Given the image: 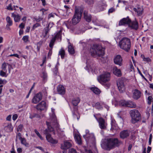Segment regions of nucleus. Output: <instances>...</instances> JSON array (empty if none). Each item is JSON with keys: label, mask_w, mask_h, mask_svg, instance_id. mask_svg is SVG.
I'll list each match as a JSON object with an SVG mask.
<instances>
[{"label": "nucleus", "mask_w": 153, "mask_h": 153, "mask_svg": "<svg viewBox=\"0 0 153 153\" xmlns=\"http://www.w3.org/2000/svg\"><path fill=\"white\" fill-rule=\"evenodd\" d=\"M111 129L112 130H115L117 128L115 125L114 123L111 122Z\"/></svg>", "instance_id": "09e8293b"}, {"label": "nucleus", "mask_w": 153, "mask_h": 153, "mask_svg": "<svg viewBox=\"0 0 153 153\" xmlns=\"http://www.w3.org/2000/svg\"><path fill=\"white\" fill-rule=\"evenodd\" d=\"M11 115H8L6 119L8 121H10L11 120Z\"/></svg>", "instance_id": "69168bd1"}, {"label": "nucleus", "mask_w": 153, "mask_h": 153, "mask_svg": "<svg viewBox=\"0 0 153 153\" xmlns=\"http://www.w3.org/2000/svg\"><path fill=\"white\" fill-rule=\"evenodd\" d=\"M152 99L153 98L151 96H149L148 97L147 103L149 105H150L151 104Z\"/></svg>", "instance_id": "c03bdc74"}, {"label": "nucleus", "mask_w": 153, "mask_h": 153, "mask_svg": "<svg viewBox=\"0 0 153 153\" xmlns=\"http://www.w3.org/2000/svg\"><path fill=\"white\" fill-rule=\"evenodd\" d=\"M42 77L43 78L44 80H45L47 77V74L45 72H43L42 73Z\"/></svg>", "instance_id": "49530a36"}, {"label": "nucleus", "mask_w": 153, "mask_h": 153, "mask_svg": "<svg viewBox=\"0 0 153 153\" xmlns=\"http://www.w3.org/2000/svg\"><path fill=\"white\" fill-rule=\"evenodd\" d=\"M121 143V141L117 138H108L105 139L101 145L102 147L104 149L110 151L118 146Z\"/></svg>", "instance_id": "f03ea898"}, {"label": "nucleus", "mask_w": 153, "mask_h": 153, "mask_svg": "<svg viewBox=\"0 0 153 153\" xmlns=\"http://www.w3.org/2000/svg\"><path fill=\"white\" fill-rule=\"evenodd\" d=\"M4 129L7 132H10L13 131V127L10 123H4Z\"/></svg>", "instance_id": "aec40b11"}, {"label": "nucleus", "mask_w": 153, "mask_h": 153, "mask_svg": "<svg viewBox=\"0 0 153 153\" xmlns=\"http://www.w3.org/2000/svg\"><path fill=\"white\" fill-rule=\"evenodd\" d=\"M91 90L96 94H99L100 93V90L96 87H92L91 88Z\"/></svg>", "instance_id": "c85d7f7f"}, {"label": "nucleus", "mask_w": 153, "mask_h": 153, "mask_svg": "<svg viewBox=\"0 0 153 153\" xmlns=\"http://www.w3.org/2000/svg\"><path fill=\"white\" fill-rule=\"evenodd\" d=\"M86 134L83 137L85 139L87 143H93L95 140V138L94 134H90L88 130H86Z\"/></svg>", "instance_id": "9d476101"}, {"label": "nucleus", "mask_w": 153, "mask_h": 153, "mask_svg": "<svg viewBox=\"0 0 153 153\" xmlns=\"http://www.w3.org/2000/svg\"><path fill=\"white\" fill-rule=\"evenodd\" d=\"M50 29L48 28V27H46L44 29V37H45L47 35Z\"/></svg>", "instance_id": "e433bc0d"}, {"label": "nucleus", "mask_w": 153, "mask_h": 153, "mask_svg": "<svg viewBox=\"0 0 153 153\" xmlns=\"http://www.w3.org/2000/svg\"><path fill=\"white\" fill-rule=\"evenodd\" d=\"M152 148L149 146H148L147 148V153H149L151 151Z\"/></svg>", "instance_id": "338daca9"}, {"label": "nucleus", "mask_w": 153, "mask_h": 153, "mask_svg": "<svg viewBox=\"0 0 153 153\" xmlns=\"http://www.w3.org/2000/svg\"><path fill=\"white\" fill-rule=\"evenodd\" d=\"M12 2H10L8 6L7 7V9L8 10H13V8L12 7Z\"/></svg>", "instance_id": "37998d69"}, {"label": "nucleus", "mask_w": 153, "mask_h": 153, "mask_svg": "<svg viewBox=\"0 0 153 153\" xmlns=\"http://www.w3.org/2000/svg\"><path fill=\"white\" fill-rule=\"evenodd\" d=\"M72 146V144L68 141H65L63 145L61 146V149H66L70 148Z\"/></svg>", "instance_id": "4be33fe9"}, {"label": "nucleus", "mask_w": 153, "mask_h": 153, "mask_svg": "<svg viewBox=\"0 0 153 153\" xmlns=\"http://www.w3.org/2000/svg\"><path fill=\"white\" fill-rule=\"evenodd\" d=\"M52 49L49 50V52L48 53V56H50L52 54Z\"/></svg>", "instance_id": "e2e57ef3"}, {"label": "nucleus", "mask_w": 153, "mask_h": 153, "mask_svg": "<svg viewBox=\"0 0 153 153\" xmlns=\"http://www.w3.org/2000/svg\"><path fill=\"white\" fill-rule=\"evenodd\" d=\"M130 133V131L127 130L122 131L120 133V137L123 139L126 138L129 136Z\"/></svg>", "instance_id": "6ab92c4d"}, {"label": "nucleus", "mask_w": 153, "mask_h": 153, "mask_svg": "<svg viewBox=\"0 0 153 153\" xmlns=\"http://www.w3.org/2000/svg\"><path fill=\"white\" fill-rule=\"evenodd\" d=\"M84 18L88 22H90L91 20V15L88 14L87 12L85 11L84 12Z\"/></svg>", "instance_id": "5701e85b"}, {"label": "nucleus", "mask_w": 153, "mask_h": 153, "mask_svg": "<svg viewBox=\"0 0 153 153\" xmlns=\"http://www.w3.org/2000/svg\"><path fill=\"white\" fill-rule=\"evenodd\" d=\"M12 17L14 18V21L15 22H19L21 18V16L19 15L15 14L13 13H12Z\"/></svg>", "instance_id": "a878e982"}, {"label": "nucleus", "mask_w": 153, "mask_h": 153, "mask_svg": "<svg viewBox=\"0 0 153 153\" xmlns=\"http://www.w3.org/2000/svg\"><path fill=\"white\" fill-rule=\"evenodd\" d=\"M130 114L132 118L131 122L132 123H136L141 119V117L140 113L137 110H131L130 112Z\"/></svg>", "instance_id": "6e6552de"}, {"label": "nucleus", "mask_w": 153, "mask_h": 153, "mask_svg": "<svg viewBox=\"0 0 153 153\" xmlns=\"http://www.w3.org/2000/svg\"><path fill=\"white\" fill-rule=\"evenodd\" d=\"M44 42L43 40H41L39 42L36 43L37 51L39 53L40 52V48L42 46V44Z\"/></svg>", "instance_id": "bb28decb"}, {"label": "nucleus", "mask_w": 153, "mask_h": 153, "mask_svg": "<svg viewBox=\"0 0 153 153\" xmlns=\"http://www.w3.org/2000/svg\"><path fill=\"white\" fill-rule=\"evenodd\" d=\"M46 124L48 126V128L45 129L44 133L46 135V137L47 141L52 143L56 144L57 143V140H54L51 137L50 132H53L54 133L53 127L59 128V125L57 122L56 116L53 114L51 117V120L50 122H46Z\"/></svg>", "instance_id": "f257e3e1"}, {"label": "nucleus", "mask_w": 153, "mask_h": 153, "mask_svg": "<svg viewBox=\"0 0 153 153\" xmlns=\"http://www.w3.org/2000/svg\"><path fill=\"white\" fill-rule=\"evenodd\" d=\"M29 36H25L22 38V40L25 42H27L29 41Z\"/></svg>", "instance_id": "58836bf2"}, {"label": "nucleus", "mask_w": 153, "mask_h": 153, "mask_svg": "<svg viewBox=\"0 0 153 153\" xmlns=\"http://www.w3.org/2000/svg\"><path fill=\"white\" fill-rule=\"evenodd\" d=\"M143 60L144 61H146L147 62H149L151 61V59L149 58H145L144 56H143Z\"/></svg>", "instance_id": "864d4df0"}, {"label": "nucleus", "mask_w": 153, "mask_h": 153, "mask_svg": "<svg viewBox=\"0 0 153 153\" xmlns=\"http://www.w3.org/2000/svg\"><path fill=\"white\" fill-rule=\"evenodd\" d=\"M17 117H18V115L17 114H14L13 116V117H12V119H13V120H16L17 119Z\"/></svg>", "instance_id": "6e6d98bb"}, {"label": "nucleus", "mask_w": 153, "mask_h": 153, "mask_svg": "<svg viewBox=\"0 0 153 153\" xmlns=\"http://www.w3.org/2000/svg\"><path fill=\"white\" fill-rule=\"evenodd\" d=\"M113 72L114 74L118 76H120L121 75L120 70L118 69L116 66L113 67Z\"/></svg>", "instance_id": "b1692460"}, {"label": "nucleus", "mask_w": 153, "mask_h": 153, "mask_svg": "<svg viewBox=\"0 0 153 153\" xmlns=\"http://www.w3.org/2000/svg\"><path fill=\"white\" fill-rule=\"evenodd\" d=\"M57 91L59 94L63 95L65 93V90L64 86L61 85H59L57 87Z\"/></svg>", "instance_id": "412c9836"}, {"label": "nucleus", "mask_w": 153, "mask_h": 153, "mask_svg": "<svg viewBox=\"0 0 153 153\" xmlns=\"http://www.w3.org/2000/svg\"><path fill=\"white\" fill-rule=\"evenodd\" d=\"M61 31H60L58 32L54 38H55V39H58L61 37Z\"/></svg>", "instance_id": "a18cd8bd"}, {"label": "nucleus", "mask_w": 153, "mask_h": 153, "mask_svg": "<svg viewBox=\"0 0 153 153\" xmlns=\"http://www.w3.org/2000/svg\"><path fill=\"white\" fill-rule=\"evenodd\" d=\"M9 56H14L17 57L19 58V55L18 54H11V55H10Z\"/></svg>", "instance_id": "bf43d9fd"}, {"label": "nucleus", "mask_w": 153, "mask_h": 153, "mask_svg": "<svg viewBox=\"0 0 153 153\" xmlns=\"http://www.w3.org/2000/svg\"><path fill=\"white\" fill-rule=\"evenodd\" d=\"M23 127V126L22 124H20L18 127L17 131L18 132L21 131Z\"/></svg>", "instance_id": "a19ab883"}, {"label": "nucleus", "mask_w": 153, "mask_h": 153, "mask_svg": "<svg viewBox=\"0 0 153 153\" xmlns=\"http://www.w3.org/2000/svg\"><path fill=\"white\" fill-rule=\"evenodd\" d=\"M35 117V114H33L30 115V118L31 119Z\"/></svg>", "instance_id": "774afa93"}, {"label": "nucleus", "mask_w": 153, "mask_h": 153, "mask_svg": "<svg viewBox=\"0 0 153 153\" xmlns=\"http://www.w3.org/2000/svg\"><path fill=\"white\" fill-rule=\"evenodd\" d=\"M7 67L9 73L10 74V69L12 67L11 65L10 64L5 62H4L2 64L1 67L2 70L7 71Z\"/></svg>", "instance_id": "f3484780"}, {"label": "nucleus", "mask_w": 153, "mask_h": 153, "mask_svg": "<svg viewBox=\"0 0 153 153\" xmlns=\"http://www.w3.org/2000/svg\"><path fill=\"white\" fill-rule=\"evenodd\" d=\"M91 55L94 57L102 56L104 54V50L102 47L97 45H94L90 49Z\"/></svg>", "instance_id": "20e7f679"}, {"label": "nucleus", "mask_w": 153, "mask_h": 153, "mask_svg": "<svg viewBox=\"0 0 153 153\" xmlns=\"http://www.w3.org/2000/svg\"><path fill=\"white\" fill-rule=\"evenodd\" d=\"M95 107L98 110H101L102 108V105H100V103L97 102L95 104Z\"/></svg>", "instance_id": "c9c22d12"}, {"label": "nucleus", "mask_w": 153, "mask_h": 153, "mask_svg": "<svg viewBox=\"0 0 153 153\" xmlns=\"http://www.w3.org/2000/svg\"><path fill=\"white\" fill-rule=\"evenodd\" d=\"M58 67H57V66H56L53 70L54 74L56 76L58 75Z\"/></svg>", "instance_id": "4c0bfd02"}, {"label": "nucleus", "mask_w": 153, "mask_h": 153, "mask_svg": "<svg viewBox=\"0 0 153 153\" xmlns=\"http://www.w3.org/2000/svg\"><path fill=\"white\" fill-rule=\"evenodd\" d=\"M74 137L76 141L78 144H82L81 138L79 135L78 134H75Z\"/></svg>", "instance_id": "cd10ccee"}, {"label": "nucleus", "mask_w": 153, "mask_h": 153, "mask_svg": "<svg viewBox=\"0 0 153 153\" xmlns=\"http://www.w3.org/2000/svg\"><path fill=\"white\" fill-rule=\"evenodd\" d=\"M69 153H77V152L75 149L71 148L69 149Z\"/></svg>", "instance_id": "de8ad7c7"}, {"label": "nucleus", "mask_w": 153, "mask_h": 153, "mask_svg": "<svg viewBox=\"0 0 153 153\" xmlns=\"http://www.w3.org/2000/svg\"><path fill=\"white\" fill-rule=\"evenodd\" d=\"M132 98L135 100H137L141 96V93L140 91L137 89H135L132 91Z\"/></svg>", "instance_id": "2eb2a0df"}, {"label": "nucleus", "mask_w": 153, "mask_h": 153, "mask_svg": "<svg viewBox=\"0 0 153 153\" xmlns=\"http://www.w3.org/2000/svg\"><path fill=\"white\" fill-rule=\"evenodd\" d=\"M133 10L137 13L138 16H140L142 15L143 12V8L138 7L137 8H134Z\"/></svg>", "instance_id": "393cba45"}, {"label": "nucleus", "mask_w": 153, "mask_h": 153, "mask_svg": "<svg viewBox=\"0 0 153 153\" xmlns=\"http://www.w3.org/2000/svg\"><path fill=\"white\" fill-rule=\"evenodd\" d=\"M59 55L61 56L62 59H63L64 58L65 51L62 48L59 51Z\"/></svg>", "instance_id": "72a5a7b5"}, {"label": "nucleus", "mask_w": 153, "mask_h": 153, "mask_svg": "<svg viewBox=\"0 0 153 153\" xmlns=\"http://www.w3.org/2000/svg\"><path fill=\"white\" fill-rule=\"evenodd\" d=\"M17 139L18 138L19 140H21L23 138L21 137V134L20 133H18L16 135Z\"/></svg>", "instance_id": "603ef678"}, {"label": "nucleus", "mask_w": 153, "mask_h": 153, "mask_svg": "<svg viewBox=\"0 0 153 153\" xmlns=\"http://www.w3.org/2000/svg\"><path fill=\"white\" fill-rule=\"evenodd\" d=\"M126 80L123 78L119 79L117 82V85L120 93H123L125 90V82Z\"/></svg>", "instance_id": "f8f14e48"}, {"label": "nucleus", "mask_w": 153, "mask_h": 153, "mask_svg": "<svg viewBox=\"0 0 153 153\" xmlns=\"http://www.w3.org/2000/svg\"><path fill=\"white\" fill-rule=\"evenodd\" d=\"M17 152L18 153H21L22 152V149L20 148H18L17 149Z\"/></svg>", "instance_id": "680f3d73"}, {"label": "nucleus", "mask_w": 153, "mask_h": 153, "mask_svg": "<svg viewBox=\"0 0 153 153\" xmlns=\"http://www.w3.org/2000/svg\"><path fill=\"white\" fill-rule=\"evenodd\" d=\"M83 1L89 5H92L94 3V0H83Z\"/></svg>", "instance_id": "473e14b6"}, {"label": "nucleus", "mask_w": 153, "mask_h": 153, "mask_svg": "<svg viewBox=\"0 0 153 153\" xmlns=\"http://www.w3.org/2000/svg\"><path fill=\"white\" fill-rule=\"evenodd\" d=\"M110 77V73L108 72H105L98 76L97 80L100 83H102L109 81Z\"/></svg>", "instance_id": "1a4fd4ad"}, {"label": "nucleus", "mask_w": 153, "mask_h": 153, "mask_svg": "<svg viewBox=\"0 0 153 153\" xmlns=\"http://www.w3.org/2000/svg\"><path fill=\"white\" fill-rule=\"evenodd\" d=\"M119 104L121 106L128 107L131 108H135L136 107V103L130 100H120L119 102Z\"/></svg>", "instance_id": "9b49d317"}, {"label": "nucleus", "mask_w": 153, "mask_h": 153, "mask_svg": "<svg viewBox=\"0 0 153 153\" xmlns=\"http://www.w3.org/2000/svg\"><path fill=\"white\" fill-rule=\"evenodd\" d=\"M98 122L100 128L101 129H105L107 126L106 122L102 117H100L98 120Z\"/></svg>", "instance_id": "4468645a"}, {"label": "nucleus", "mask_w": 153, "mask_h": 153, "mask_svg": "<svg viewBox=\"0 0 153 153\" xmlns=\"http://www.w3.org/2000/svg\"><path fill=\"white\" fill-rule=\"evenodd\" d=\"M21 143L26 147H28L29 144L27 142L25 138H23L20 140Z\"/></svg>", "instance_id": "7c9ffc66"}, {"label": "nucleus", "mask_w": 153, "mask_h": 153, "mask_svg": "<svg viewBox=\"0 0 153 153\" xmlns=\"http://www.w3.org/2000/svg\"><path fill=\"white\" fill-rule=\"evenodd\" d=\"M6 20L7 23V25L9 26H11L13 25V21L9 16H7L6 18Z\"/></svg>", "instance_id": "2f4dec72"}, {"label": "nucleus", "mask_w": 153, "mask_h": 153, "mask_svg": "<svg viewBox=\"0 0 153 153\" xmlns=\"http://www.w3.org/2000/svg\"><path fill=\"white\" fill-rule=\"evenodd\" d=\"M68 51L71 54H73L75 53V51L73 47L70 44L68 46Z\"/></svg>", "instance_id": "c756f323"}, {"label": "nucleus", "mask_w": 153, "mask_h": 153, "mask_svg": "<svg viewBox=\"0 0 153 153\" xmlns=\"http://www.w3.org/2000/svg\"><path fill=\"white\" fill-rule=\"evenodd\" d=\"M114 11L115 9L113 8H111L109 10L108 12L109 13H112Z\"/></svg>", "instance_id": "13d9d810"}, {"label": "nucleus", "mask_w": 153, "mask_h": 153, "mask_svg": "<svg viewBox=\"0 0 153 153\" xmlns=\"http://www.w3.org/2000/svg\"><path fill=\"white\" fill-rule=\"evenodd\" d=\"M42 99V94L41 92H39L36 94L32 100V102L34 104H37Z\"/></svg>", "instance_id": "ddd939ff"}, {"label": "nucleus", "mask_w": 153, "mask_h": 153, "mask_svg": "<svg viewBox=\"0 0 153 153\" xmlns=\"http://www.w3.org/2000/svg\"><path fill=\"white\" fill-rule=\"evenodd\" d=\"M7 81L5 79H4L2 80L1 79H0V85H4L6 84L7 83Z\"/></svg>", "instance_id": "8fccbe9b"}, {"label": "nucleus", "mask_w": 153, "mask_h": 153, "mask_svg": "<svg viewBox=\"0 0 153 153\" xmlns=\"http://www.w3.org/2000/svg\"><path fill=\"white\" fill-rule=\"evenodd\" d=\"M80 100L79 97H76L73 98L72 100V103L74 106L73 109L71 108V110L74 117L75 118L76 117L78 120L79 119V117H78L76 114L78 111L77 106Z\"/></svg>", "instance_id": "423d86ee"}, {"label": "nucleus", "mask_w": 153, "mask_h": 153, "mask_svg": "<svg viewBox=\"0 0 153 153\" xmlns=\"http://www.w3.org/2000/svg\"><path fill=\"white\" fill-rule=\"evenodd\" d=\"M46 107V103L44 101H42L40 103L36 105V108L39 110H44Z\"/></svg>", "instance_id": "a211bd4d"}, {"label": "nucleus", "mask_w": 153, "mask_h": 153, "mask_svg": "<svg viewBox=\"0 0 153 153\" xmlns=\"http://www.w3.org/2000/svg\"><path fill=\"white\" fill-rule=\"evenodd\" d=\"M7 71H5L3 70H1L0 71V76H3L7 77L8 74H6Z\"/></svg>", "instance_id": "f704fd0d"}, {"label": "nucleus", "mask_w": 153, "mask_h": 153, "mask_svg": "<svg viewBox=\"0 0 153 153\" xmlns=\"http://www.w3.org/2000/svg\"><path fill=\"white\" fill-rule=\"evenodd\" d=\"M25 26V25L24 23H22L19 26V27L21 29H23L24 28Z\"/></svg>", "instance_id": "5fc2aeb1"}, {"label": "nucleus", "mask_w": 153, "mask_h": 153, "mask_svg": "<svg viewBox=\"0 0 153 153\" xmlns=\"http://www.w3.org/2000/svg\"><path fill=\"white\" fill-rule=\"evenodd\" d=\"M82 11L79 8H75V13L72 19V23L76 25L80 21Z\"/></svg>", "instance_id": "0eeeda50"}, {"label": "nucleus", "mask_w": 153, "mask_h": 153, "mask_svg": "<svg viewBox=\"0 0 153 153\" xmlns=\"http://www.w3.org/2000/svg\"><path fill=\"white\" fill-rule=\"evenodd\" d=\"M42 92L43 94L45 95H46L47 94V91L45 88L42 90Z\"/></svg>", "instance_id": "4d7b16f0"}, {"label": "nucleus", "mask_w": 153, "mask_h": 153, "mask_svg": "<svg viewBox=\"0 0 153 153\" xmlns=\"http://www.w3.org/2000/svg\"><path fill=\"white\" fill-rule=\"evenodd\" d=\"M126 25H128L130 27L135 30H137L139 27L138 22L136 20L131 22L128 17L123 18L120 21L119 23L120 26Z\"/></svg>", "instance_id": "7ed1b4c3"}, {"label": "nucleus", "mask_w": 153, "mask_h": 153, "mask_svg": "<svg viewBox=\"0 0 153 153\" xmlns=\"http://www.w3.org/2000/svg\"><path fill=\"white\" fill-rule=\"evenodd\" d=\"M34 19L36 22H39L42 20L43 18L40 16H38L34 18Z\"/></svg>", "instance_id": "79ce46f5"}, {"label": "nucleus", "mask_w": 153, "mask_h": 153, "mask_svg": "<svg viewBox=\"0 0 153 153\" xmlns=\"http://www.w3.org/2000/svg\"><path fill=\"white\" fill-rule=\"evenodd\" d=\"M53 26V24L52 23H49L46 27H48V28L50 29Z\"/></svg>", "instance_id": "0e129e2a"}, {"label": "nucleus", "mask_w": 153, "mask_h": 153, "mask_svg": "<svg viewBox=\"0 0 153 153\" xmlns=\"http://www.w3.org/2000/svg\"><path fill=\"white\" fill-rule=\"evenodd\" d=\"M123 59L121 56L120 55L116 56L114 59V63L117 65L121 66L122 65Z\"/></svg>", "instance_id": "dca6fc26"}, {"label": "nucleus", "mask_w": 153, "mask_h": 153, "mask_svg": "<svg viewBox=\"0 0 153 153\" xmlns=\"http://www.w3.org/2000/svg\"><path fill=\"white\" fill-rule=\"evenodd\" d=\"M55 40L56 39L55 38H53L51 40L50 43L54 44V43L55 41Z\"/></svg>", "instance_id": "052dcab7"}, {"label": "nucleus", "mask_w": 153, "mask_h": 153, "mask_svg": "<svg viewBox=\"0 0 153 153\" xmlns=\"http://www.w3.org/2000/svg\"><path fill=\"white\" fill-rule=\"evenodd\" d=\"M121 48L128 51L131 47V41L129 38L123 37L120 40L119 43Z\"/></svg>", "instance_id": "39448f33"}, {"label": "nucleus", "mask_w": 153, "mask_h": 153, "mask_svg": "<svg viewBox=\"0 0 153 153\" xmlns=\"http://www.w3.org/2000/svg\"><path fill=\"white\" fill-rule=\"evenodd\" d=\"M41 26V25L38 23H36L33 25V29H35L36 28Z\"/></svg>", "instance_id": "3c124183"}, {"label": "nucleus", "mask_w": 153, "mask_h": 153, "mask_svg": "<svg viewBox=\"0 0 153 153\" xmlns=\"http://www.w3.org/2000/svg\"><path fill=\"white\" fill-rule=\"evenodd\" d=\"M34 132L36 133L37 136L40 138V139H41V140H43V138L39 132L37 131V130L36 129L34 130Z\"/></svg>", "instance_id": "ea45409f"}]
</instances>
